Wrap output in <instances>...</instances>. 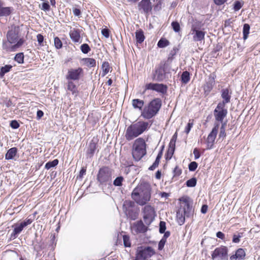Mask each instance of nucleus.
<instances>
[{
    "label": "nucleus",
    "mask_w": 260,
    "mask_h": 260,
    "mask_svg": "<svg viewBox=\"0 0 260 260\" xmlns=\"http://www.w3.org/2000/svg\"><path fill=\"white\" fill-rule=\"evenodd\" d=\"M151 195L150 184L142 181L133 190L132 198L138 204L143 206L150 200Z\"/></svg>",
    "instance_id": "obj_1"
},
{
    "label": "nucleus",
    "mask_w": 260,
    "mask_h": 260,
    "mask_svg": "<svg viewBox=\"0 0 260 260\" xmlns=\"http://www.w3.org/2000/svg\"><path fill=\"white\" fill-rule=\"evenodd\" d=\"M19 28L12 26L7 35V42L3 44V49L7 52L16 51L24 43V40L19 37Z\"/></svg>",
    "instance_id": "obj_2"
},
{
    "label": "nucleus",
    "mask_w": 260,
    "mask_h": 260,
    "mask_svg": "<svg viewBox=\"0 0 260 260\" xmlns=\"http://www.w3.org/2000/svg\"><path fill=\"white\" fill-rule=\"evenodd\" d=\"M151 124L147 121H139L129 125L125 130L124 137L126 141H131L147 131Z\"/></svg>",
    "instance_id": "obj_3"
},
{
    "label": "nucleus",
    "mask_w": 260,
    "mask_h": 260,
    "mask_svg": "<svg viewBox=\"0 0 260 260\" xmlns=\"http://www.w3.org/2000/svg\"><path fill=\"white\" fill-rule=\"evenodd\" d=\"M179 200L181 206L177 212L176 217L178 224L182 225L185 217H189L193 214L192 201L188 197H183Z\"/></svg>",
    "instance_id": "obj_4"
},
{
    "label": "nucleus",
    "mask_w": 260,
    "mask_h": 260,
    "mask_svg": "<svg viewBox=\"0 0 260 260\" xmlns=\"http://www.w3.org/2000/svg\"><path fill=\"white\" fill-rule=\"evenodd\" d=\"M161 107V100L159 98L154 99L144 106L142 110L141 116L145 119H150L157 115Z\"/></svg>",
    "instance_id": "obj_5"
},
{
    "label": "nucleus",
    "mask_w": 260,
    "mask_h": 260,
    "mask_svg": "<svg viewBox=\"0 0 260 260\" xmlns=\"http://www.w3.org/2000/svg\"><path fill=\"white\" fill-rule=\"evenodd\" d=\"M132 153L136 161L140 160L146 154V144L143 138L136 139L133 144Z\"/></svg>",
    "instance_id": "obj_6"
},
{
    "label": "nucleus",
    "mask_w": 260,
    "mask_h": 260,
    "mask_svg": "<svg viewBox=\"0 0 260 260\" xmlns=\"http://www.w3.org/2000/svg\"><path fill=\"white\" fill-rule=\"evenodd\" d=\"M205 33L204 29L201 28V25L199 22H196L191 25L189 34L192 35L194 42L204 41Z\"/></svg>",
    "instance_id": "obj_7"
},
{
    "label": "nucleus",
    "mask_w": 260,
    "mask_h": 260,
    "mask_svg": "<svg viewBox=\"0 0 260 260\" xmlns=\"http://www.w3.org/2000/svg\"><path fill=\"white\" fill-rule=\"evenodd\" d=\"M112 175V170L108 167H105L100 169L97 179L101 184H106L111 181Z\"/></svg>",
    "instance_id": "obj_8"
},
{
    "label": "nucleus",
    "mask_w": 260,
    "mask_h": 260,
    "mask_svg": "<svg viewBox=\"0 0 260 260\" xmlns=\"http://www.w3.org/2000/svg\"><path fill=\"white\" fill-rule=\"evenodd\" d=\"M143 217L145 224L149 225L156 216L154 208L150 205H147L142 209Z\"/></svg>",
    "instance_id": "obj_9"
},
{
    "label": "nucleus",
    "mask_w": 260,
    "mask_h": 260,
    "mask_svg": "<svg viewBox=\"0 0 260 260\" xmlns=\"http://www.w3.org/2000/svg\"><path fill=\"white\" fill-rule=\"evenodd\" d=\"M228 249L227 247L221 246L218 247L213 251L211 256L212 258L214 259L218 258L220 260H226L228 257Z\"/></svg>",
    "instance_id": "obj_10"
},
{
    "label": "nucleus",
    "mask_w": 260,
    "mask_h": 260,
    "mask_svg": "<svg viewBox=\"0 0 260 260\" xmlns=\"http://www.w3.org/2000/svg\"><path fill=\"white\" fill-rule=\"evenodd\" d=\"M154 254V249L151 247H147L138 251L135 260H148Z\"/></svg>",
    "instance_id": "obj_11"
},
{
    "label": "nucleus",
    "mask_w": 260,
    "mask_h": 260,
    "mask_svg": "<svg viewBox=\"0 0 260 260\" xmlns=\"http://www.w3.org/2000/svg\"><path fill=\"white\" fill-rule=\"evenodd\" d=\"M145 90H152L164 94L167 91V86L163 84L150 83L145 85Z\"/></svg>",
    "instance_id": "obj_12"
},
{
    "label": "nucleus",
    "mask_w": 260,
    "mask_h": 260,
    "mask_svg": "<svg viewBox=\"0 0 260 260\" xmlns=\"http://www.w3.org/2000/svg\"><path fill=\"white\" fill-rule=\"evenodd\" d=\"M83 70L81 68L77 69H70L66 76V78L68 80H78L83 75Z\"/></svg>",
    "instance_id": "obj_13"
},
{
    "label": "nucleus",
    "mask_w": 260,
    "mask_h": 260,
    "mask_svg": "<svg viewBox=\"0 0 260 260\" xmlns=\"http://www.w3.org/2000/svg\"><path fill=\"white\" fill-rule=\"evenodd\" d=\"M131 229L133 233L138 234L146 232L148 230V228L143 223L142 220H139L132 224Z\"/></svg>",
    "instance_id": "obj_14"
},
{
    "label": "nucleus",
    "mask_w": 260,
    "mask_h": 260,
    "mask_svg": "<svg viewBox=\"0 0 260 260\" xmlns=\"http://www.w3.org/2000/svg\"><path fill=\"white\" fill-rule=\"evenodd\" d=\"M218 132V127H214L208 135L207 139V149H211L214 144Z\"/></svg>",
    "instance_id": "obj_15"
},
{
    "label": "nucleus",
    "mask_w": 260,
    "mask_h": 260,
    "mask_svg": "<svg viewBox=\"0 0 260 260\" xmlns=\"http://www.w3.org/2000/svg\"><path fill=\"white\" fill-rule=\"evenodd\" d=\"M215 75H210L209 77L208 81L204 86V91L207 94H208L213 88V87L215 84Z\"/></svg>",
    "instance_id": "obj_16"
},
{
    "label": "nucleus",
    "mask_w": 260,
    "mask_h": 260,
    "mask_svg": "<svg viewBox=\"0 0 260 260\" xmlns=\"http://www.w3.org/2000/svg\"><path fill=\"white\" fill-rule=\"evenodd\" d=\"M81 32L80 30L76 28H73L70 30L69 35L73 42L74 43L81 42Z\"/></svg>",
    "instance_id": "obj_17"
},
{
    "label": "nucleus",
    "mask_w": 260,
    "mask_h": 260,
    "mask_svg": "<svg viewBox=\"0 0 260 260\" xmlns=\"http://www.w3.org/2000/svg\"><path fill=\"white\" fill-rule=\"evenodd\" d=\"M13 9L10 7H4V3L0 0V17L9 15Z\"/></svg>",
    "instance_id": "obj_18"
},
{
    "label": "nucleus",
    "mask_w": 260,
    "mask_h": 260,
    "mask_svg": "<svg viewBox=\"0 0 260 260\" xmlns=\"http://www.w3.org/2000/svg\"><path fill=\"white\" fill-rule=\"evenodd\" d=\"M140 10L142 9L144 12L150 11L151 9L150 0H142L138 5Z\"/></svg>",
    "instance_id": "obj_19"
},
{
    "label": "nucleus",
    "mask_w": 260,
    "mask_h": 260,
    "mask_svg": "<svg viewBox=\"0 0 260 260\" xmlns=\"http://www.w3.org/2000/svg\"><path fill=\"white\" fill-rule=\"evenodd\" d=\"M165 78V71L162 68H159L155 71V74L154 75V79L160 81Z\"/></svg>",
    "instance_id": "obj_20"
},
{
    "label": "nucleus",
    "mask_w": 260,
    "mask_h": 260,
    "mask_svg": "<svg viewBox=\"0 0 260 260\" xmlns=\"http://www.w3.org/2000/svg\"><path fill=\"white\" fill-rule=\"evenodd\" d=\"M227 114V110H219L214 113L215 119L217 121L222 122L224 118Z\"/></svg>",
    "instance_id": "obj_21"
},
{
    "label": "nucleus",
    "mask_w": 260,
    "mask_h": 260,
    "mask_svg": "<svg viewBox=\"0 0 260 260\" xmlns=\"http://www.w3.org/2000/svg\"><path fill=\"white\" fill-rule=\"evenodd\" d=\"M23 228L24 226L21 223L20 224H16L14 228L13 233L11 234V237L13 238H16L17 235L22 232Z\"/></svg>",
    "instance_id": "obj_22"
},
{
    "label": "nucleus",
    "mask_w": 260,
    "mask_h": 260,
    "mask_svg": "<svg viewBox=\"0 0 260 260\" xmlns=\"http://www.w3.org/2000/svg\"><path fill=\"white\" fill-rule=\"evenodd\" d=\"M244 257V250L242 248L238 249L235 255L231 256V260L238 259L239 260L243 259Z\"/></svg>",
    "instance_id": "obj_23"
},
{
    "label": "nucleus",
    "mask_w": 260,
    "mask_h": 260,
    "mask_svg": "<svg viewBox=\"0 0 260 260\" xmlns=\"http://www.w3.org/2000/svg\"><path fill=\"white\" fill-rule=\"evenodd\" d=\"M17 153V148L13 147L10 148L7 152L5 158L6 159H12L16 155Z\"/></svg>",
    "instance_id": "obj_24"
},
{
    "label": "nucleus",
    "mask_w": 260,
    "mask_h": 260,
    "mask_svg": "<svg viewBox=\"0 0 260 260\" xmlns=\"http://www.w3.org/2000/svg\"><path fill=\"white\" fill-rule=\"evenodd\" d=\"M144 104V103L143 100L139 99H134L132 100V105L135 109H139L142 110Z\"/></svg>",
    "instance_id": "obj_25"
},
{
    "label": "nucleus",
    "mask_w": 260,
    "mask_h": 260,
    "mask_svg": "<svg viewBox=\"0 0 260 260\" xmlns=\"http://www.w3.org/2000/svg\"><path fill=\"white\" fill-rule=\"evenodd\" d=\"M84 64L89 68H91L95 66V60L92 58H85L82 59Z\"/></svg>",
    "instance_id": "obj_26"
},
{
    "label": "nucleus",
    "mask_w": 260,
    "mask_h": 260,
    "mask_svg": "<svg viewBox=\"0 0 260 260\" xmlns=\"http://www.w3.org/2000/svg\"><path fill=\"white\" fill-rule=\"evenodd\" d=\"M221 97L224 103H228L230 102L231 95L230 94L229 91L228 89H223L222 90Z\"/></svg>",
    "instance_id": "obj_27"
},
{
    "label": "nucleus",
    "mask_w": 260,
    "mask_h": 260,
    "mask_svg": "<svg viewBox=\"0 0 260 260\" xmlns=\"http://www.w3.org/2000/svg\"><path fill=\"white\" fill-rule=\"evenodd\" d=\"M96 148V143L92 140L89 144L87 153L92 155Z\"/></svg>",
    "instance_id": "obj_28"
},
{
    "label": "nucleus",
    "mask_w": 260,
    "mask_h": 260,
    "mask_svg": "<svg viewBox=\"0 0 260 260\" xmlns=\"http://www.w3.org/2000/svg\"><path fill=\"white\" fill-rule=\"evenodd\" d=\"M136 39L137 43H142L145 39L144 35L143 34V32L141 30H139L136 31Z\"/></svg>",
    "instance_id": "obj_29"
},
{
    "label": "nucleus",
    "mask_w": 260,
    "mask_h": 260,
    "mask_svg": "<svg viewBox=\"0 0 260 260\" xmlns=\"http://www.w3.org/2000/svg\"><path fill=\"white\" fill-rule=\"evenodd\" d=\"M161 156H162V152L160 151L159 152V153L158 154L153 164V165L151 166H150L149 167V170H153L155 168H156L158 166V165L159 163L160 159L161 158Z\"/></svg>",
    "instance_id": "obj_30"
},
{
    "label": "nucleus",
    "mask_w": 260,
    "mask_h": 260,
    "mask_svg": "<svg viewBox=\"0 0 260 260\" xmlns=\"http://www.w3.org/2000/svg\"><path fill=\"white\" fill-rule=\"evenodd\" d=\"M102 76H105L109 72L110 67L108 62L105 61L102 64Z\"/></svg>",
    "instance_id": "obj_31"
},
{
    "label": "nucleus",
    "mask_w": 260,
    "mask_h": 260,
    "mask_svg": "<svg viewBox=\"0 0 260 260\" xmlns=\"http://www.w3.org/2000/svg\"><path fill=\"white\" fill-rule=\"evenodd\" d=\"M181 80L184 84H186L189 82L190 80V75L188 72L185 71L182 73L181 75Z\"/></svg>",
    "instance_id": "obj_32"
},
{
    "label": "nucleus",
    "mask_w": 260,
    "mask_h": 260,
    "mask_svg": "<svg viewBox=\"0 0 260 260\" xmlns=\"http://www.w3.org/2000/svg\"><path fill=\"white\" fill-rule=\"evenodd\" d=\"M58 164V160L57 159H54L52 161H48L45 165V168L49 170L51 168L54 167Z\"/></svg>",
    "instance_id": "obj_33"
},
{
    "label": "nucleus",
    "mask_w": 260,
    "mask_h": 260,
    "mask_svg": "<svg viewBox=\"0 0 260 260\" xmlns=\"http://www.w3.org/2000/svg\"><path fill=\"white\" fill-rule=\"evenodd\" d=\"M243 237V233L242 232H236L234 233L233 237V242L235 243H238L240 241V238Z\"/></svg>",
    "instance_id": "obj_34"
},
{
    "label": "nucleus",
    "mask_w": 260,
    "mask_h": 260,
    "mask_svg": "<svg viewBox=\"0 0 260 260\" xmlns=\"http://www.w3.org/2000/svg\"><path fill=\"white\" fill-rule=\"evenodd\" d=\"M12 68V66L11 65H6L4 67H2L1 69L0 76H3L5 74L9 72Z\"/></svg>",
    "instance_id": "obj_35"
},
{
    "label": "nucleus",
    "mask_w": 260,
    "mask_h": 260,
    "mask_svg": "<svg viewBox=\"0 0 260 260\" xmlns=\"http://www.w3.org/2000/svg\"><path fill=\"white\" fill-rule=\"evenodd\" d=\"M169 44V42L165 39H161L157 43V46L159 48H164Z\"/></svg>",
    "instance_id": "obj_36"
},
{
    "label": "nucleus",
    "mask_w": 260,
    "mask_h": 260,
    "mask_svg": "<svg viewBox=\"0 0 260 260\" xmlns=\"http://www.w3.org/2000/svg\"><path fill=\"white\" fill-rule=\"evenodd\" d=\"M67 89L72 91L73 94L76 92V86L72 81H69L68 82Z\"/></svg>",
    "instance_id": "obj_37"
},
{
    "label": "nucleus",
    "mask_w": 260,
    "mask_h": 260,
    "mask_svg": "<svg viewBox=\"0 0 260 260\" xmlns=\"http://www.w3.org/2000/svg\"><path fill=\"white\" fill-rule=\"evenodd\" d=\"M14 59L19 63H22L24 60V55L22 53H17L14 58Z\"/></svg>",
    "instance_id": "obj_38"
},
{
    "label": "nucleus",
    "mask_w": 260,
    "mask_h": 260,
    "mask_svg": "<svg viewBox=\"0 0 260 260\" xmlns=\"http://www.w3.org/2000/svg\"><path fill=\"white\" fill-rule=\"evenodd\" d=\"M54 46L56 49H60L62 46V44L60 40V39L58 37H55L54 39Z\"/></svg>",
    "instance_id": "obj_39"
},
{
    "label": "nucleus",
    "mask_w": 260,
    "mask_h": 260,
    "mask_svg": "<svg viewBox=\"0 0 260 260\" xmlns=\"http://www.w3.org/2000/svg\"><path fill=\"white\" fill-rule=\"evenodd\" d=\"M226 103H224L223 101L219 103L216 108L214 110V113H216L219 110H227L224 108L225 104Z\"/></svg>",
    "instance_id": "obj_40"
},
{
    "label": "nucleus",
    "mask_w": 260,
    "mask_h": 260,
    "mask_svg": "<svg viewBox=\"0 0 260 260\" xmlns=\"http://www.w3.org/2000/svg\"><path fill=\"white\" fill-rule=\"evenodd\" d=\"M80 49L81 51L84 53L86 54L89 52L90 50V48L89 45L87 44H83L80 46Z\"/></svg>",
    "instance_id": "obj_41"
},
{
    "label": "nucleus",
    "mask_w": 260,
    "mask_h": 260,
    "mask_svg": "<svg viewBox=\"0 0 260 260\" xmlns=\"http://www.w3.org/2000/svg\"><path fill=\"white\" fill-rule=\"evenodd\" d=\"M197 184V180L195 178H192L186 181V184L188 187H194Z\"/></svg>",
    "instance_id": "obj_42"
},
{
    "label": "nucleus",
    "mask_w": 260,
    "mask_h": 260,
    "mask_svg": "<svg viewBox=\"0 0 260 260\" xmlns=\"http://www.w3.org/2000/svg\"><path fill=\"white\" fill-rule=\"evenodd\" d=\"M123 180V178L121 176L117 177L113 182V184L116 186H120L122 185V182Z\"/></svg>",
    "instance_id": "obj_43"
},
{
    "label": "nucleus",
    "mask_w": 260,
    "mask_h": 260,
    "mask_svg": "<svg viewBox=\"0 0 260 260\" xmlns=\"http://www.w3.org/2000/svg\"><path fill=\"white\" fill-rule=\"evenodd\" d=\"M171 25L173 27L174 31L177 32H179L180 30V26L179 23L177 21H173L171 23Z\"/></svg>",
    "instance_id": "obj_44"
},
{
    "label": "nucleus",
    "mask_w": 260,
    "mask_h": 260,
    "mask_svg": "<svg viewBox=\"0 0 260 260\" xmlns=\"http://www.w3.org/2000/svg\"><path fill=\"white\" fill-rule=\"evenodd\" d=\"M123 243L125 247H130L131 246V242L129 241V238L127 235L123 236Z\"/></svg>",
    "instance_id": "obj_45"
},
{
    "label": "nucleus",
    "mask_w": 260,
    "mask_h": 260,
    "mask_svg": "<svg viewBox=\"0 0 260 260\" xmlns=\"http://www.w3.org/2000/svg\"><path fill=\"white\" fill-rule=\"evenodd\" d=\"M198 167V164L196 161L191 162L188 165V169L190 171H194Z\"/></svg>",
    "instance_id": "obj_46"
},
{
    "label": "nucleus",
    "mask_w": 260,
    "mask_h": 260,
    "mask_svg": "<svg viewBox=\"0 0 260 260\" xmlns=\"http://www.w3.org/2000/svg\"><path fill=\"white\" fill-rule=\"evenodd\" d=\"M166 229V222L164 221H160L159 223V232L161 234L164 233Z\"/></svg>",
    "instance_id": "obj_47"
},
{
    "label": "nucleus",
    "mask_w": 260,
    "mask_h": 260,
    "mask_svg": "<svg viewBox=\"0 0 260 260\" xmlns=\"http://www.w3.org/2000/svg\"><path fill=\"white\" fill-rule=\"evenodd\" d=\"M193 126V122L191 120H189L187 126L185 129V132L187 134L189 133L191 127Z\"/></svg>",
    "instance_id": "obj_48"
},
{
    "label": "nucleus",
    "mask_w": 260,
    "mask_h": 260,
    "mask_svg": "<svg viewBox=\"0 0 260 260\" xmlns=\"http://www.w3.org/2000/svg\"><path fill=\"white\" fill-rule=\"evenodd\" d=\"M174 176H178L182 173V170L178 166H176L174 171Z\"/></svg>",
    "instance_id": "obj_49"
},
{
    "label": "nucleus",
    "mask_w": 260,
    "mask_h": 260,
    "mask_svg": "<svg viewBox=\"0 0 260 260\" xmlns=\"http://www.w3.org/2000/svg\"><path fill=\"white\" fill-rule=\"evenodd\" d=\"M10 126L11 127L14 129H16L19 127V124L16 120H12L11 122Z\"/></svg>",
    "instance_id": "obj_50"
},
{
    "label": "nucleus",
    "mask_w": 260,
    "mask_h": 260,
    "mask_svg": "<svg viewBox=\"0 0 260 260\" xmlns=\"http://www.w3.org/2000/svg\"><path fill=\"white\" fill-rule=\"evenodd\" d=\"M50 9V6L47 2H44L42 4V10L44 11H49Z\"/></svg>",
    "instance_id": "obj_51"
},
{
    "label": "nucleus",
    "mask_w": 260,
    "mask_h": 260,
    "mask_svg": "<svg viewBox=\"0 0 260 260\" xmlns=\"http://www.w3.org/2000/svg\"><path fill=\"white\" fill-rule=\"evenodd\" d=\"M166 242V241L165 240V239H161L158 243V249L159 250H161L163 249L165 244Z\"/></svg>",
    "instance_id": "obj_52"
},
{
    "label": "nucleus",
    "mask_w": 260,
    "mask_h": 260,
    "mask_svg": "<svg viewBox=\"0 0 260 260\" xmlns=\"http://www.w3.org/2000/svg\"><path fill=\"white\" fill-rule=\"evenodd\" d=\"M102 35L106 38H108L109 37V31L107 28H104L102 30Z\"/></svg>",
    "instance_id": "obj_53"
},
{
    "label": "nucleus",
    "mask_w": 260,
    "mask_h": 260,
    "mask_svg": "<svg viewBox=\"0 0 260 260\" xmlns=\"http://www.w3.org/2000/svg\"><path fill=\"white\" fill-rule=\"evenodd\" d=\"M32 222V220L30 219H26L24 221L21 222L22 225L24 227L30 224Z\"/></svg>",
    "instance_id": "obj_54"
},
{
    "label": "nucleus",
    "mask_w": 260,
    "mask_h": 260,
    "mask_svg": "<svg viewBox=\"0 0 260 260\" xmlns=\"http://www.w3.org/2000/svg\"><path fill=\"white\" fill-rule=\"evenodd\" d=\"M37 41L40 46L42 45V43L44 41V37L41 34H38L37 36Z\"/></svg>",
    "instance_id": "obj_55"
},
{
    "label": "nucleus",
    "mask_w": 260,
    "mask_h": 260,
    "mask_svg": "<svg viewBox=\"0 0 260 260\" xmlns=\"http://www.w3.org/2000/svg\"><path fill=\"white\" fill-rule=\"evenodd\" d=\"M226 135L225 132V129L224 127V126L222 125L220 128V131L219 133V137H224Z\"/></svg>",
    "instance_id": "obj_56"
},
{
    "label": "nucleus",
    "mask_w": 260,
    "mask_h": 260,
    "mask_svg": "<svg viewBox=\"0 0 260 260\" xmlns=\"http://www.w3.org/2000/svg\"><path fill=\"white\" fill-rule=\"evenodd\" d=\"M242 7L241 4L239 2H236L234 4V10L235 11H238Z\"/></svg>",
    "instance_id": "obj_57"
},
{
    "label": "nucleus",
    "mask_w": 260,
    "mask_h": 260,
    "mask_svg": "<svg viewBox=\"0 0 260 260\" xmlns=\"http://www.w3.org/2000/svg\"><path fill=\"white\" fill-rule=\"evenodd\" d=\"M193 154L194 155L195 159H197L200 157V153L197 148L194 149Z\"/></svg>",
    "instance_id": "obj_58"
},
{
    "label": "nucleus",
    "mask_w": 260,
    "mask_h": 260,
    "mask_svg": "<svg viewBox=\"0 0 260 260\" xmlns=\"http://www.w3.org/2000/svg\"><path fill=\"white\" fill-rule=\"evenodd\" d=\"M134 205V202H133L132 201H126L123 204L124 207H126V206L133 207Z\"/></svg>",
    "instance_id": "obj_59"
},
{
    "label": "nucleus",
    "mask_w": 260,
    "mask_h": 260,
    "mask_svg": "<svg viewBox=\"0 0 260 260\" xmlns=\"http://www.w3.org/2000/svg\"><path fill=\"white\" fill-rule=\"evenodd\" d=\"M208 210V206L206 205H204L202 206L201 208V212L203 214H205L207 213Z\"/></svg>",
    "instance_id": "obj_60"
},
{
    "label": "nucleus",
    "mask_w": 260,
    "mask_h": 260,
    "mask_svg": "<svg viewBox=\"0 0 260 260\" xmlns=\"http://www.w3.org/2000/svg\"><path fill=\"white\" fill-rule=\"evenodd\" d=\"M227 0H214L215 4L217 5L223 4Z\"/></svg>",
    "instance_id": "obj_61"
},
{
    "label": "nucleus",
    "mask_w": 260,
    "mask_h": 260,
    "mask_svg": "<svg viewBox=\"0 0 260 260\" xmlns=\"http://www.w3.org/2000/svg\"><path fill=\"white\" fill-rule=\"evenodd\" d=\"M216 236H217V237H218V238H220L221 239H223L224 238V235L221 232H218L216 233Z\"/></svg>",
    "instance_id": "obj_62"
},
{
    "label": "nucleus",
    "mask_w": 260,
    "mask_h": 260,
    "mask_svg": "<svg viewBox=\"0 0 260 260\" xmlns=\"http://www.w3.org/2000/svg\"><path fill=\"white\" fill-rule=\"evenodd\" d=\"M174 151V147L169 149L168 151V156H170V158L172 156Z\"/></svg>",
    "instance_id": "obj_63"
},
{
    "label": "nucleus",
    "mask_w": 260,
    "mask_h": 260,
    "mask_svg": "<svg viewBox=\"0 0 260 260\" xmlns=\"http://www.w3.org/2000/svg\"><path fill=\"white\" fill-rule=\"evenodd\" d=\"M73 13L75 16H79L81 14V11L78 9H75L73 10Z\"/></svg>",
    "instance_id": "obj_64"
}]
</instances>
